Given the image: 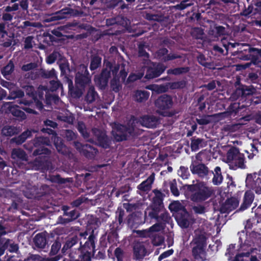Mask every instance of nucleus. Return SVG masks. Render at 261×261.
<instances>
[{
  "instance_id": "nucleus-1",
  "label": "nucleus",
  "mask_w": 261,
  "mask_h": 261,
  "mask_svg": "<svg viewBox=\"0 0 261 261\" xmlns=\"http://www.w3.org/2000/svg\"><path fill=\"white\" fill-rule=\"evenodd\" d=\"M33 143L35 147H38L33 152L34 156H38L30 163L33 169L41 170L42 172L51 169L52 163L50 159L51 151L43 146L44 145H50L49 139L44 137H36L33 140Z\"/></svg>"
},
{
  "instance_id": "nucleus-2",
  "label": "nucleus",
  "mask_w": 261,
  "mask_h": 261,
  "mask_svg": "<svg viewBox=\"0 0 261 261\" xmlns=\"http://www.w3.org/2000/svg\"><path fill=\"white\" fill-rule=\"evenodd\" d=\"M182 189L186 196L194 202H201L210 198L214 193L212 187H209L203 181H197L196 184L185 185Z\"/></svg>"
},
{
  "instance_id": "nucleus-3",
  "label": "nucleus",
  "mask_w": 261,
  "mask_h": 261,
  "mask_svg": "<svg viewBox=\"0 0 261 261\" xmlns=\"http://www.w3.org/2000/svg\"><path fill=\"white\" fill-rule=\"evenodd\" d=\"M76 23H69L51 30L50 31L51 33L49 32H44L43 33V42L50 46L53 44L54 42H58V39L56 37L60 38L65 36L67 39H73L74 38L73 35H64L63 34L69 32V31L74 29L73 28L76 27Z\"/></svg>"
},
{
  "instance_id": "nucleus-4",
  "label": "nucleus",
  "mask_w": 261,
  "mask_h": 261,
  "mask_svg": "<svg viewBox=\"0 0 261 261\" xmlns=\"http://www.w3.org/2000/svg\"><path fill=\"white\" fill-rule=\"evenodd\" d=\"M237 51L238 58L242 60H250L251 63L258 67H261V48L251 47L248 44L242 45Z\"/></svg>"
},
{
  "instance_id": "nucleus-5",
  "label": "nucleus",
  "mask_w": 261,
  "mask_h": 261,
  "mask_svg": "<svg viewBox=\"0 0 261 261\" xmlns=\"http://www.w3.org/2000/svg\"><path fill=\"white\" fill-rule=\"evenodd\" d=\"M119 226L116 222H113L110 225V229L102 235L100 239V245L101 248H106L108 244L111 245L108 250L109 255L112 254V247L116 246L119 243L118 230Z\"/></svg>"
},
{
  "instance_id": "nucleus-6",
  "label": "nucleus",
  "mask_w": 261,
  "mask_h": 261,
  "mask_svg": "<svg viewBox=\"0 0 261 261\" xmlns=\"http://www.w3.org/2000/svg\"><path fill=\"white\" fill-rule=\"evenodd\" d=\"M226 159L229 168L232 170L247 168L245 155L236 147H231L227 152Z\"/></svg>"
},
{
  "instance_id": "nucleus-7",
  "label": "nucleus",
  "mask_w": 261,
  "mask_h": 261,
  "mask_svg": "<svg viewBox=\"0 0 261 261\" xmlns=\"http://www.w3.org/2000/svg\"><path fill=\"white\" fill-rule=\"evenodd\" d=\"M206 238L203 234H199L195 237L193 241L194 245L192 248V255L198 261L206 260V252L205 248L206 246Z\"/></svg>"
},
{
  "instance_id": "nucleus-8",
  "label": "nucleus",
  "mask_w": 261,
  "mask_h": 261,
  "mask_svg": "<svg viewBox=\"0 0 261 261\" xmlns=\"http://www.w3.org/2000/svg\"><path fill=\"white\" fill-rule=\"evenodd\" d=\"M173 104L172 97L166 94L160 96L154 102L157 112L163 116L171 117L174 115V113L169 111Z\"/></svg>"
},
{
  "instance_id": "nucleus-9",
  "label": "nucleus",
  "mask_w": 261,
  "mask_h": 261,
  "mask_svg": "<svg viewBox=\"0 0 261 261\" xmlns=\"http://www.w3.org/2000/svg\"><path fill=\"white\" fill-rule=\"evenodd\" d=\"M91 82V76L88 70L87 65L81 64L77 67V71L75 75V84L84 88Z\"/></svg>"
},
{
  "instance_id": "nucleus-10",
  "label": "nucleus",
  "mask_w": 261,
  "mask_h": 261,
  "mask_svg": "<svg viewBox=\"0 0 261 261\" xmlns=\"http://www.w3.org/2000/svg\"><path fill=\"white\" fill-rule=\"evenodd\" d=\"M133 127L126 126L120 123L115 124L112 131V135L116 142L127 140L134 133Z\"/></svg>"
},
{
  "instance_id": "nucleus-11",
  "label": "nucleus",
  "mask_w": 261,
  "mask_h": 261,
  "mask_svg": "<svg viewBox=\"0 0 261 261\" xmlns=\"http://www.w3.org/2000/svg\"><path fill=\"white\" fill-rule=\"evenodd\" d=\"M112 67V64L110 62H108L106 65V67L103 68L99 74L94 75V82L99 89L103 90L108 86L109 79L111 77Z\"/></svg>"
},
{
  "instance_id": "nucleus-12",
  "label": "nucleus",
  "mask_w": 261,
  "mask_h": 261,
  "mask_svg": "<svg viewBox=\"0 0 261 261\" xmlns=\"http://www.w3.org/2000/svg\"><path fill=\"white\" fill-rule=\"evenodd\" d=\"M146 68L145 78L152 80L160 76L165 71L166 66L161 63L151 62Z\"/></svg>"
},
{
  "instance_id": "nucleus-13",
  "label": "nucleus",
  "mask_w": 261,
  "mask_h": 261,
  "mask_svg": "<svg viewBox=\"0 0 261 261\" xmlns=\"http://www.w3.org/2000/svg\"><path fill=\"white\" fill-rule=\"evenodd\" d=\"M69 259L64 258L63 261H91L90 251L79 247L69 253Z\"/></svg>"
},
{
  "instance_id": "nucleus-14",
  "label": "nucleus",
  "mask_w": 261,
  "mask_h": 261,
  "mask_svg": "<svg viewBox=\"0 0 261 261\" xmlns=\"http://www.w3.org/2000/svg\"><path fill=\"white\" fill-rule=\"evenodd\" d=\"M260 88L261 84L259 87L257 86L254 87L253 85L246 86L242 85L236 89L235 92L232 94V96L234 97L236 96V99L241 98L243 99L247 98L248 96L253 95L256 93L257 89H259Z\"/></svg>"
},
{
  "instance_id": "nucleus-15",
  "label": "nucleus",
  "mask_w": 261,
  "mask_h": 261,
  "mask_svg": "<svg viewBox=\"0 0 261 261\" xmlns=\"http://www.w3.org/2000/svg\"><path fill=\"white\" fill-rule=\"evenodd\" d=\"M164 208H160L155 211H149L148 216L150 219H154L156 222L160 224L165 225L170 223L171 220V217L169 213L164 211Z\"/></svg>"
},
{
  "instance_id": "nucleus-16",
  "label": "nucleus",
  "mask_w": 261,
  "mask_h": 261,
  "mask_svg": "<svg viewBox=\"0 0 261 261\" xmlns=\"http://www.w3.org/2000/svg\"><path fill=\"white\" fill-rule=\"evenodd\" d=\"M245 183L248 188L254 190L257 194H261V178L256 173L248 174Z\"/></svg>"
},
{
  "instance_id": "nucleus-17",
  "label": "nucleus",
  "mask_w": 261,
  "mask_h": 261,
  "mask_svg": "<svg viewBox=\"0 0 261 261\" xmlns=\"http://www.w3.org/2000/svg\"><path fill=\"white\" fill-rule=\"evenodd\" d=\"M92 130L98 145L105 149L110 148L111 139L107 135L106 133L98 128H94Z\"/></svg>"
},
{
  "instance_id": "nucleus-18",
  "label": "nucleus",
  "mask_w": 261,
  "mask_h": 261,
  "mask_svg": "<svg viewBox=\"0 0 261 261\" xmlns=\"http://www.w3.org/2000/svg\"><path fill=\"white\" fill-rule=\"evenodd\" d=\"M190 168L193 174H196L202 178L206 177L210 173V170L205 164L196 161L192 162Z\"/></svg>"
},
{
  "instance_id": "nucleus-19",
  "label": "nucleus",
  "mask_w": 261,
  "mask_h": 261,
  "mask_svg": "<svg viewBox=\"0 0 261 261\" xmlns=\"http://www.w3.org/2000/svg\"><path fill=\"white\" fill-rule=\"evenodd\" d=\"M152 192L154 196L152 198V202L150 206V211H155L160 208H164L163 200L165 197V194L161 190L157 189L153 190Z\"/></svg>"
},
{
  "instance_id": "nucleus-20",
  "label": "nucleus",
  "mask_w": 261,
  "mask_h": 261,
  "mask_svg": "<svg viewBox=\"0 0 261 261\" xmlns=\"http://www.w3.org/2000/svg\"><path fill=\"white\" fill-rule=\"evenodd\" d=\"M240 199L236 197H231L227 198L222 203L220 207V212L222 214H229L231 211L236 210L239 206Z\"/></svg>"
},
{
  "instance_id": "nucleus-21",
  "label": "nucleus",
  "mask_w": 261,
  "mask_h": 261,
  "mask_svg": "<svg viewBox=\"0 0 261 261\" xmlns=\"http://www.w3.org/2000/svg\"><path fill=\"white\" fill-rule=\"evenodd\" d=\"M62 240L59 237H57L51 245L50 250L49 254L50 256H54L50 258H47L45 259L44 261H58L62 257V255L60 254H58L59 251L61 250V242Z\"/></svg>"
},
{
  "instance_id": "nucleus-22",
  "label": "nucleus",
  "mask_w": 261,
  "mask_h": 261,
  "mask_svg": "<svg viewBox=\"0 0 261 261\" xmlns=\"http://www.w3.org/2000/svg\"><path fill=\"white\" fill-rule=\"evenodd\" d=\"M1 245H2V248L0 249L1 255L4 254L6 250L10 253H17L19 252L18 244L12 239L3 238Z\"/></svg>"
},
{
  "instance_id": "nucleus-23",
  "label": "nucleus",
  "mask_w": 261,
  "mask_h": 261,
  "mask_svg": "<svg viewBox=\"0 0 261 261\" xmlns=\"http://www.w3.org/2000/svg\"><path fill=\"white\" fill-rule=\"evenodd\" d=\"M190 214L185 208L175 214V219L178 225L182 228H187L190 225Z\"/></svg>"
},
{
  "instance_id": "nucleus-24",
  "label": "nucleus",
  "mask_w": 261,
  "mask_h": 261,
  "mask_svg": "<svg viewBox=\"0 0 261 261\" xmlns=\"http://www.w3.org/2000/svg\"><path fill=\"white\" fill-rule=\"evenodd\" d=\"M73 13V10L70 8H65L62 10L52 14L45 19V21L49 22L63 19L68 17Z\"/></svg>"
},
{
  "instance_id": "nucleus-25",
  "label": "nucleus",
  "mask_w": 261,
  "mask_h": 261,
  "mask_svg": "<svg viewBox=\"0 0 261 261\" xmlns=\"http://www.w3.org/2000/svg\"><path fill=\"white\" fill-rule=\"evenodd\" d=\"M168 52L169 51L167 48L162 47L157 50L156 54L158 58L164 62H167L181 58L180 55L173 53L168 54Z\"/></svg>"
},
{
  "instance_id": "nucleus-26",
  "label": "nucleus",
  "mask_w": 261,
  "mask_h": 261,
  "mask_svg": "<svg viewBox=\"0 0 261 261\" xmlns=\"http://www.w3.org/2000/svg\"><path fill=\"white\" fill-rule=\"evenodd\" d=\"M140 124L147 128H155L160 123L159 119L154 115H145L140 119Z\"/></svg>"
},
{
  "instance_id": "nucleus-27",
  "label": "nucleus",
  "mask_w": 261,
  "mask_h": 261,
  "mask_svg": "<svg viewBox=\"0 0 261 261\" xmlns=\"http://www.w3.org/2000/svg\"><path fill=\"white\" fill-rule=\"evenodd\" d=\"M254 199L253 192L251 190H247L244 194L243 202L241 204L237 212H243L249 208L252 203Z\"/></svg>"
},
{
  "instance_id": "nucleus-28",
  "label": "nucleus",
  "mask_w": 261,
  "mask_h": 261,
  "mask_svg": "<svg viewBox=\"0 0 261 261\" xmlns=\"http://www.w3.org/2000/svg\"><path fill=\"white\" fill-rule=\"evenodd\" d=\"M147 255V250L142 242H137L133 247L134 259H142Z\"/></svg>"
},
{
  "instance_id": "nucleus-29",
  "label": "nucleus",
  "mask_w": 261,
  "mask_h": 261,
  "mask_svg": "<svg viewBox=\"0 0 261 261\" xmlns=\"http://www.w3.org/2000/svg\"><path fill=\"white\" fill-rule=\"evenodd\" d=\"M79 216L80 214L79 212L75 210H71L68 212L67 215H64L63 216H60L58 218L57 223L65 225L76 220Z\"/></svg>"
},
{
  "instance_id": "nucleus-30",
  "label": "nucleus",
  "mask_w": 261,
  "mask_h": 261,
  "mask_svg": "<svg viewBox=\"0 0 261 261\" xmlns=\"http://www.w3.org/2000/svg\"><path fill=\"white\" fill-rule=\"evenodd\" d=\"M80 145L81 146V150L80 152L83 154V155H84L86 158L90 159H92L95 158L96 154L98 152L97 148L88 144H80Z\"/></svg>"
},
{
  "instance_id": "nucleus-31",
  "label": "nucleus",
  "mask_w": 261,
  "mask_h": 261,
  "mask_svg": "<svg viewBox=\"0 0 261 261\" xmlns=\"http://www.w3.org/2000/svg\"><path fill=\"white\" fill-rule=\"evenodd\" d=\"M43 79H53L56 77V73L55 70L53 68L50 70H46L44 69H40L38 71L36 72L31 76L32 79H36L39 77Z\"/></svg>"
},
{
  "instance_id": "nucleus-32",
  "label": "nucleus",
  "mask_w": 261,
  "mask_h": 261,
  "mask_svg": "<svg viewBox=\"0 0 261 261\" xmlns=\"http://www.w3.org/2000/svg\"><path fill=\"white\" fill-rule=\"evenodd\" d=\"M154 180V174L150 175L146 180L142 181L137 186V189L143 192H148L150 191L152 185Z\"/></svg>"
},
{
  "instance_id": "nucleus-33",
  "label": "nucleus",
  "mask_w": 261,
  "mask_h": 261,
  "mask_svg": "<svg viewBox=\"0 0 261 261\" xmlns=\"http://www.w3.org/2000/svg\"><path fill=\"white\" fill-rule=\"evenodd\" d=\"M33 242L36 247L43 249L47 244L46 235L44 232L37 233L33 239Z\"/></svg>"
},
{
  "instance_id": "nucleus-34",
  "label": "nucleus",
  "mask_w": 261,
  "mask_h": 261,
  "mask_svg": "<svg viewBox=\"0 0 261 261\" xmlns=\"http://www.w3.org/2000/svg\"><path fill=\"white\" fill-rule=\"evenodd\" d=\"M15 65L12 60H10L7 64L4 66L1 70V74L4 78L9 80L11 75L14 71Z\"/></svg>"
},
{
  "instance_id": "nucleus-35",
  "label": "nucleus",
  "mask_w": 261,
  "mask_h": 261,
  "mask_svg": "<svg viewBox=\"0 0 261 261\" xmlns=\"http://www.w3.org/2000/svg\"><path fill=\"white\" fill-rule=\"evenodd\" d=\"M11 158L14 160L27 161L28 155L21 148H14L11 152Z\"/></svg>"
},
{
  "instance_id": "nucleus-36",
  "label": "nucleus",
  "mask_w": 261,
  "mask_h": 261,
  "mask_svg": "<svg viewBox=\"0 0 261 261\" xmlns=\"http://www.w3.org/2000/svg\"><path fill=\"white\" fill-rule=\"evenodd\" d=\"M102 58L98 54H94L91 56L89 68L91 71H95L101 65Z\"/></svg>"
},
{
  "instance_id": "nucleus-37",
  "label": "nucleus",
  "mask_w": 261,
  "mask_h": 261,
  "mask_svg": "<svg viewBox=\"0 0 261 261\" xmlns=\"http://www.w3.org/2000/svg\"><path fill=\"white\" fill-rule=\"evenodd\" d=\"M10 112L12 115L16 117L18 120H23L26 119L27 116L24 112L20 109V107L17 105H13L10 107Z\"/></svg>"
},
{
  "instance_id": "nucleus-38",
  "label": "nucleus",
  "mask_w": 261,
  "mask_h": 261,
  "mask_svg": "<svg viewBox=\"0 0 261 261\" xmlns=\"http://www.w3.org/2000/svg\"><path fill=\"white\" fill-rule=\"evenodd\" d=\"M210 174H213L214 177L212 182L214 185H220L223 181V177L221 173V168L217 166L214 169V171H210Z\"/></svg>"
},
{
  "instance_id": "nucleus-39",
  "label": "nucleus",
  "mask_w": 261,
  "mask_h": 261,
  "mask_svg": "<svg viewBox=\"0 0 261 261\" xmlns=\"http://www.w3.org/2000/svg\"><path fill=\"white\" fill-rule=\"evenodd\" d=\"M79 241V238L77 236H74L71 238L66 240L61 249L62 254H65L68 250L71 249L74 245H76Z\"/></svg>"
},
{
  "instance_id": "nucleus-40",
  "label": "nucleus",
  "mask_w": 261,
  "mask_h": 261,
  "mask_svg": "<svg viewBox=\"0 0 261 261\" xmlns=\"http://www.w3.org/2000/svg\"><path fill=\"white\" fill-rule=\"evenodd\" d=\"M205 145L204 139L196 138L195 137L191 138V149L192 151H196L200 148L203 147Z\"/></svg>"
},
{
  "instance_id": "nucleus-41",
  "label": "nucleus",
  "mask_w": 261,
  "mask_h": 261,
  "mask_svg": "<svg viewBox=\"0 0 261 261\" xmlns=\"http://www.w3.org/2000/svg\"><path fill=\"white\" fill-rule=\"evenodd\" d=\"M96 237L93 233L90 234L88 238V240L86 241L83 246L82 245V243H80V247L82 249H85L86 250H89L91 252L92 250H93L95 247V242Z\"/></svg>"
},
{
  "instance_id": "nucleus-42",
  "label": "nucleus",
  "mask_w": 261,
  "mask_h": 261,
  "mask_svg": "<svg viewBox=\"0 0 261 261\" xmlns=\"http://www.w3.org/2000/svg\"><path fill=\"white\" fill-rule=\"evenodd\" d=\"M60 70L61 71V75H64L67 77L71 72L70 69V65L67 60H63L61 61H58Z\"/></svg>"
},
{
  "instance_id": "nucleus-43",
  "label": "nucleus",
  "mask_w": 261,
  "mask_h": 261,
  "mask_svg": "<svg viewBox=\"0 0 261 261\" xmlns=\"http://www.w3.org/2000/svg\"><path fill=\"white\" fill-rule=\"evenodd\" d=\"M70 178H62L60 174L56 175L49 174L48 179L53 183H56L59 185L64 184L70 182Z\"/></svg>"
},
{
  "instance_id": "nucleus-44",
  "label": "nucleus",
  "mask_w": 261,
  "mask_h": 261,
  "mask_svg": "<svg viewBox=\"0 0 261 261\" xmlns=\"http://www.w3.org/2000/svg\"><path fill=\"white\" fill-rule=\"evenodd\" d=\"M160 226L158 224H155L151 226L148 230H138L137 233L141 237H150L151 233L153 231H160Z\"/></svg>"
},
{
  "instance_id": "nucleus-45",
  "label": "nucleus",
  "mask_w": 261,
  "mask_h": 261,
  "mask_svg": "<svg viewBox=\"0 0 261 261\" xmlns=\"http://www.w3.org/2000/svg\"><path fill=\"white\" fill-rule=\"evenodd\" d=\"M150 93L145 90H137L134 95L135 100L138 102H141L148 99Z\"/></svg>"
},
{
  "instance_id": "nucleus-46",
  "label": "nucleus",
  "mask_w": 261,
  "mask_h": 261,
  "mask_svg": "<svg viewBox=\"0 0 261 261\" xmlns=\"http://www.w3.org/2000/svg\"><path fill=\"white\" fill-rule=\"evenodd\" d=\"M32 134V132L28 129L23 132L18 136L13 138V141L17 145H21L24 143L29 137H31Z\"/></svg>"
},
{
  "instance_id": "nucleus-47",
  "label": "nucleus",
  "mask_w": 261,
  "mask_h": 261,
  "mask_svg": "<svg viewBox=\"0 0 261 261\" xmlns=\"http://www.w3.org/2000/svg\"><path fill=\"white\" fill-rule=\"evenodd\" d=\"M158 232H152L150 237L151 238L152 245L155 246L161 245L164 242V238Z\"/></svg>"
},
{
  "instance_id": "nucleus-48",
  "label": "nucleus",
  "mask_w": 261,
  "mask_h": 261,
  "mask_svg": "<svg viewBox=\"0 0 261 261\" xmlns=\"http://www.w3.org/2000/svg\"><path fill=\"white\" fill-rule=\"evenodd\" d=\"M190 70L189 67H180L173 69H169L167 70V73L168 74H173L174 75H179L182 74L188 73Z\"/></svg>"
},
{
  "instance_id": "nucleus-49",
  "label": "nucleus",
  "mask_w": 261,
  "mask_h": 261,
  "mask_svg": "<svg viewBox=\"0 0 261 261\" xmlns=\"http://www.w3.org/2000/svg\"><path fill=\"white\" fill-rule=\"evenodd\" d=\"M97 95L96 91L95 90L94 87L91 86L87 93L85 96V99L87 102L91 103L94 102L96 99V96Z\"/></svg>"
},
{
  "instance_id": "nucleus-50",
  "label": "nucleus",
  "mask_w": 261,
  "mask_h": 261,
  "mask_svg": "<svg viewBox=\"0 0 261 261\" xmlns=\"http://www.w3.org/2000/svg\"><path fill=\"white\" fill-rule=\"evenodd\" d=\"M79 227H71L69 226L59 227L56 228V232L58 234H68L69 233H71L75 230L79 229Z\"/></svg>"
},
{
  "instance_id": "nucleus-51",
  "label": "nucleus",
  "mask_w": 261,
  "mask_h": 261,
  "mask_svg": "<svg viewBox=\"0 0 261 261\" xmlns=\"http://www.w3.org/2000/svg\"><path fill=\"white\" fill-rule=\"evenodd\" d=\"M257 12L255 11V8H254L253 5H250L247 8H245V9L240 12V14L242 16L249 18L254 15Z\"/></svg>"
},
{
  "instance_id": "nucleus-52",
  "label": "nucleus",
  "mask_w": 261,
  "mask_h": 261,
  "mask_svg": "<svg viewBox=\"0 0 261 261\" xmlns=\"http://www.w3.org/2000/svg\"><path fill=\"white\" fill-rule=\"evenodd\" d=\"M240 110L239 104L238 103H231L228 107L226 113H228L229 115L234 117L239 113Z\"/></svg>"
},
{
  "instance_id": "nucleus-53",
  "label": "nucleus",
  "mask_w": 261,
  "mask_h": 261,
  "mask_svg": "<svg viewBox=\"0 0 261 261\" xmlns=\"http://www.w3.org/2000/svg\"><path fill=\"white\" fill-rule=\"evenodd\" d=\"M247 82L250 84H256V86H259L258 83L259 81V77L256 72H249L246 77Z\"/></svg>"
},
{
  "instance_id": "nucleus-54",
  "label": "nucleus",
  "mask_w": 261,
  "mask_h": 261,
  "mask_svg": "<svg viewBox=\"0 0 261 261\" xmlns=\"http://www.w3.org/2000/svg\"><path fill=\"white\" fill-rule=\"evenodd\" d=\"M168 86V89L171 90L183 89L186 86V82L182 80L180 81L170 82L167 83Z\"/></svg>"
},
{
  "instance_id": "nucleus-55",
  "label": "nucleus",
  "mask_w": 261,
  "mask_h": 261,
  "mask_svg": "<svg viewBox=\"0 0 261 261\" xmlns=\"http://www.w3.org/2000/svg\"><path fill=\"white\" fill-rule=\"evenodd\" d=\"M175 42L173 40L168 37H163L160 40V45L162 47H167L171 49L174 46Z\"/></svg>"
},
{
  "instance_id": "nucleus-56",
  "label": "nucleus",
  "mask_w": 261,
  "mask_h": 261,
  "mask_svg": "<svg viewBox=\"0 0 261 261\" xmlns=\"http://www.w3.org/2000/svg\"><path fill=\"white\" fill-rule=\"evenodd\" d=\"M212 32V34L214 35L215 37H220L226 34L225 28L223 26L217 25V24L215 25L214 30Z\"/></svg>"
},
{
  "instance_id": "nucleus-57",
  "label": "nucleus",
  "mask_w": 261,
  "mask_h": 261,
  "mask_svg": "<svg viewBox=\"0 0 261 261\" xmlns=\"http://www.w3.org/2000/svg\"><path fill=\"white\" fill-rule=\"evenodd\" d=\"M77 129L81 135L85 139H87L89 137V134L88 133L86 127L84 123L82 121L78 122Z\"/></svg>"
},
{
  "instance_id": "nucleus-58",
  "label": "nucleus",
  "mask_w": 261,
  "mask_h": 261,
  "mask_svg": "<svg viewBox=\"0 0 261 261\" xmlns=\"http://www.w3.org/2000/svg\"><path fill=\"white\" fill-rule=\"evenodd\" d=\"M15 128L14 126L6 125L3 127L2 129V133L5 136L11 137L15 134Z\"/></svg>"
},
{
  "instance_id": "nucleus-59",
  "label": "nucleus",
  "mask_w": 261,
  "mask_h": 261,
  "mask_svg": "<svg viewBox=\"0 0 261 261\" xmlns=\"http://www.w3.org/2000/svg\"><path fill=\"white\" fill-rule=\"evenodd\" d=\"M145 18L150 21L153 20L158 22H161L164 19V16L162 14L147 13L145 15Z\"/></svg>"
},
{
  "instance_id": "nucleus-60",
  "label": "nucleus",
  "mask_w": 261,
  "mask_h": 261,
  "mask_svg": "<svg viewBox=\"0 0 261 261\" xmlns=\"http://www.w3.org/2000/svg\"><path fill=\"white\" fill-rule=\"evenodd\" d=\"M177 174L183 179H188L190 175L188 168L182 166L178 170Z\"/></svg>"
},
{
  "instance_id": "nucleus-61",
  "label": "nucleus",
  "mask_w": 261,
  "mask_h": 261,
  "mask_svg": "<svg viewBox=\"0 0 261 261\" xmlns=\"http://www.w3.org/2000/svg\"><path fill=\"white\" fill-rule=\"evenodd\" d=\"M204 34L203 30L200 28H194L191 32L193 38L196 39H202Z\"/></svg>"
},
{
  "instance_id": "nucleus-62",
  "label": "nucleus",
  "mask_w": 261,
  "mask_h": 261,
  "mask_svg": "<svg viewBox=\"0 0 261 261\" xmlns=\"http://www.w3.org/2000/svg\"><path fill=\"white\" fill-rule=\"evenodd\" d=\"M20 202L21 201L19 198H17L13 199L10 206L7 208L8 211L13 213H15L18 210L19 204Z\"/></svg>"
},
{
  "instance_id": "nucleus-63",
  "label": "nucleus",
  "mask_w": 261,
  "mask_h": 261,
  "mask_svg": "<svg viewBox=\"0 0 261 261\" xmlns=\"http://www.w3.org/2000/svg\"><path fill=\"white\" fill-rule=\"evenodd\" d=\"M59 140L58 139L57 141L55 142V145L57 151L62 154H66L67 153V147L64 144L62 140H60V142H58Z\"/></svg>"
},
{
  "instance_id": "nucleus-64",
  "label": "nucleus",
  "mask_w": 261,
  "mask_h": 261,
  "mask_svg": "<svg viewBox=\"0 0 261 261\" xmlns=\"http://www.w3.org/2000/svg\"><path fill=\"white\" fill-rule=\"evenodd\" d=\"M124 254L123 249L120 247H117L114 250V256L117 261H123Z\"/></svg>"
}]
</instances>
